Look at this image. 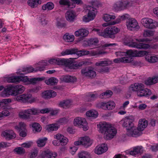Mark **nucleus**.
<instances>
[{
    "label": "nucleus",
    "instance_id": "nucleus-5",
    "mask_svg": "<svg viewBox=\"0 0 158 158\" xmlns=\"http://www.w3.org/2000/svg\"><path fill=\"white\" fill-rule=\"evenodd\" d=\"M39 112V111L37 109L32 108L20 112L19 113V116L20 118L27 119L30 118V115H36L38 114Z\"/></svg>",
    "mask_w": 158,
    "mask_h": 158
},
{
    "label": "nucleus",
    "instance_id": "nucleus-26",
    "mask_svg": "<svg viewBox=\"0 0 158 158\" xmlns=\"http://www.w3.org/2000/svg\"><path fill=\"white\" fill-rule=\"evenodd\" d=\"M89 31L85 29H80L75 32V35L76 36H81L83 37L87 36Z\"/></svg>",
    "mask_w": 158,
    "mask_h": 158
},
{
    "label": "nucleus",
    "instance_id": "nucleus-24",
    "mask_svg": "<svg viewBox=\"0 0 158 158\" xmlns=\"http://www.w3.org/2000/svg\"><path fill=\"white\" fill-rule=\"evenodd\" d=\"M72 103V102L71 100H67L60 102L59 105L60 107L66 109L69 108Z\"/></svg>",
    "mask_w": 158,
    "mask_h": 158
},
{
    "label": "nucleus",
    "instance_id": "nucleus-52",
    "mask_svg": "<svg viewBox=\"0 0 158 158\" xmlns=\"http://www.w3.org/2000/svg\"><path fill=\"white\" fill-rule=\"evenodd\" d=\"M44 79V77H35L29 79V82L32 84H34L37 82L38 81H41Z\"/></svg>",
    "mask_w": 158,
    "mask_h": 158
},
{
    "label": "nucleus",
    "instance_id": "nucleus-47",
    "mask_svg": "<svg viewBox=\"0 0 158 158\" xmlns=\"http://www.w3.org/2000/svg\"><path fill=\"white\" fill-rule=\"evenodd\" d=\"M93 31L96 32V34L99 36H103L105 38V31L103 30L102 29L100 28H94Z\"/></svg>",
    "mask_w": 158,
    "mask_h": 158
},
{
    "label": "nucleus",
    "instance_id": "nucleus-63",
    "mask_svg": "<svg viewBox=\"0 0 158 158\" xmlns=\"http://www.w3.org/2000/svg\"><path fill=\"white\" fill-rule=\"evenodd\" d=\"M68 121L69 120L68 118H67L65 117H63L60 118L58 122L59 123L63 124L67 123Z\"/></svg>",
    "mask_w": 158,
    "mask_h": 158
},
{
    "label": "nucleus",
    "instance_id": "nucleus-36",
    "mask_svg": "<svg viewBox=\"0 0 158 158\" xmlns=\"http://www.w3.org/2000/svg\"><path fill=\"white\" fill-rule=\"evenodd\" d=\"M58 127L56 124H52L48 125L47 127V130L48 132L56 131L57 130Z\"/></svg>",
    "mask_w": 158,
    "mask_h": 158
},
{
    "label": "nucleus",
    "instance_id": "nucleus-50",
    "mask_svg": "<svg viewBox=\"0 0 158 158\" xmlns=\"http://www.w3.org/2000/svg\"><path fill=\"white\" fill-rule=\"evenodd\" d=\"M56 64L58 65H64L66 64L65 59L59 58H56Z\"/></svg>",
    "mask_w": 158,
    "mask_h": 158
},
{
    "label": "nucleus",
    "instance_id": "nucleus-54",
    "mask_svg": "<svg viewBox=\"0 0 158 158\" xmlns=\"http://www.w3.org/2000/svg\"><path fill=\"white\" fill-rule=\"evenodd\" d=\"M106 103L103 102H99L98 103L96 106L98 108H102L105 110L107 109Z\"/></svg>",
    "mask_w": 158,
    "mask_h": 158
},
{
    "label": "nucleus",
    "instance_id": "nucleus-32",
    "mask_svg": "<svg viewBox=\"0 0 158 158\" xmlns=\"http://www.w3.org/2000/svg\"><path fill=\"white\" fill-rule=\"evenodd\" d=\"M54 5L53 3L49 2L44 4L42 6V9L43 10H51L54 8Z\"/></svg>",
    "mask_w": 158,
    "mask_h": 158
},
{
    "label": "nucleus",
    "instance_id": "nucleus-25",
    "mask_svg": "<svg viewBox=\"0 0 158 158\" xmlns=\"http://www.w3.org/2000/svg\"><path fill=\"white\" fill-rule=\"evenodd\" d=\"M145 59L148 62L150 63L158 62V55L153 56L150 54L145 56Z\"/></svg>",
    "mask_w": 158,
    "mask_h": 158
},
{
    "label": "nucleus",
    "instance_id": "nucleus-10",
    "mask_svg": "<svg viewBox=\"0 0 158 158\" xmlns=\"http://www.w3.org/2000/svg\"><path fill=\"white\" fill-rule=\"evenodd\" d=\"M144 88V85L143 84L135 83L131 85L129 88V91L131 93L137 92L140 93Z\"/></svg>",
    "mask_w": 158,
    "mask_h": 158
},
{
    "label": "nucleus",
    "instance_id": "nucleus-12",
    "mask_svg": "<svg viewBox=\"0 0 158 158\" xmlns=\"http://www.w3.org/2000/svg\"><path fill=\"white\" fill-rule=\"evenodd\" d=\"M127 134L129 136L134 137H137L139 136L141 134V132L138 128L134 125L127 130Z\"/></svg>",
    "mask_w": 158,
    "mask_h": 158
},
{
    "label": "nucleus",
    "instance_id": "nucleus-31",
    "mask_svg": "<svg viewBox=\"0 0 158 158\" xmlns=\"http://www.w3.org/2000/svg\"><path fill=\"white\" fill-rule=\"evenodd\" d=\"M152 94L151 90L148 89H144L141 90L139 94H138V95L142 96L148 97Z\"/></svg>",
    "mask_w": 158,
    "mask_h": 158
},
{
    "label": "nucleus",
    "instance_id": "nucleus-62",
    "mask_svg": "<svg viewBox=\"0 0 158 158\" xmlns=\"http://www.w3.org/2000/svg\"><path fill=\"white\" fill-rule=\"evenodd\" d=\"M68 139L64 136L63 139L60 140L59 142L61 145H65L68 143Z\"/></svg>",
    "mask_w": 158,
    "mask_h": 158
},
{
    "label": "nucleus",
    "instance_id": "nucleus-42",
    "mask_svg": "<svg viewBox=\"0 0 158 158\" xmlns=\"http://www.w3.org/2000/svg\"><path fill=\"white\" fill-rule=\"evenodd\" d=\"M98 42V40L97 38H91L87 41V45L89 46L92 45L96 46Z\"/></svg>",
    "mask_w": 158,
    "mask_h": 158
},
{
    "label": "nucleus",
    "instance_id": "nucleus-19",
    "mask_svg": "<svg viewBox=\"0 0 158 158\" xmlns=\"http://www.w3.org/2000/svg\"><path fill=\"white\" fill-rule=\"evenodd\" d=\"M75 17V12L72 10L67 11L65 14V18L66 20L70 22H73Z\"/></svg>",
    "mask_w": 158,
    "mask_h": 158
},
{
    "label": "nucleus",
    "instance_id": "nucleus-1",
    "mask_svg": "<svg viewBox=\"0 0 158 158\" xmlns=\"http://www.w3.org/2000/svg\"><path fill=\"white\" fill-rule=\"evenodd\" d=\"M100 132L103 135V138L106 140L112 139L117 133V130L111 125L105 122H100L97 125Z\"/></svg>",
    "mask_w": 158,
    "mask_h": 158
},
{
    "label": "nucleus",
    "instance_id": "nucleus-45",
    "mask_svg": "<svg viewBox=\"0 0 158 158\" xmlns=\"http://www.w3.org/2000/svg\"><path fill=\"white\" fill-rule=\"evenodd\" d=\"M49 150H45L42 152L37 158H49Z\"/></svg>",
    "mask_w": 158,
    "mask_h": 158
},
{
    "label": "nucleus",
    "instance_id": "nucleus-22",
    "mask_svg": "<svg viewBox=\"0 0 158 158\" xmlns=\"http://www.w3.org/2000/svg\"><path fill=\"white\" fill-rule=\"evenodd\" d=\"M81 139V144L85 147L90 146L92 143V141L88 137H84Z\"/></svg>",
    "mask_w": 158,
    "mask_h": 158
},
{
    "label": "nucleus",
    "instance_id": "nucleus-11",
    "mask_svg": "<svg viewBox=\"0 0 158 158\" xmlns=\"http://www.w3.org/2000/svg\"><path fill=\"white\" fill-rule=\"evenodd\" d=\"M81 73L83 75L93 78L96 75V72L93 69L90 67L82 69Z\"/></svg>",
    "mask_w": 158,
    "mask_h": 158
},
{
    "label": "nucleus",
    "instance_id": "nucleus-51",
    "mask_svg": "<svg viewBox=\"0 0 158 158\" xmlns=\"http://www.w3.org/2000/svg\"><path fill=\"white\" fill-rule=\"evenodd\" d=\"M148 53L147 51H144L135 50V56H142L147 55Z\"/></svg>",
    "mask_w": 158,
    "mask_h": 158
},
{
    "label": "nucleus",
    "instance_id": "nucleus-49",
    "mask_svg": "<svg viewBox=\"0 0 158 158\" xmlns=\"http://www.w3.org/2000/svg\"><path fill=\"white\" fill-rule=\"evenodd\" d=\"M125 53H126L125 56H129V57L131 58V57H135V50H127L125 52Z\"/></svg>",
    "mask_w": 158,
    "mask_h": 158
},
{
    "label": "nucleus",
    "instance_id": "nucleus-46",
    "mask_svg": "<svg viewBox=\"0 0 158 158\" xmlns=\"http://www.w3.org/2000/svg\"><path fill=\"white\" fill-rule=\"evenodd\" d=\"M120 1L123 10L131 5V2L129 0H121Z\"/></svg>",
    "mask_w": 158,
    "mask_h": 158
},
{
    "label": "nucleus",
    "instance_id": "nucleus-28",
    "mask_svg": "<svg viewBox=\"0 0 158 158\" xmlns=\"http://www.w3.org/2000/svg\"><path fill=\"white\" fill-rule=\"evenodd\" d=\"M113 62L112 60L107 59L104 61H101L97 62L96 63L95 65L96 66H104L110 65Z\"/></svg>",
    "mask_w": 158,
    "mask_h": 158
},
{
    "label": "nucleus",
    "instance_id": "nucleus-61",
    "mask_svg": "<svg viewBox=\"0 0 158 158\" xmlns=\"http://www.w3.org/2000/svg\"><path fill=\"white\" fill-rule=\"evenodd\" d=\"M19 82L20 81L25 82L29 81V79L26 76H19Z\"/></svg>",
    "mask_w": 158,
    "mask_h": 158
},
{
    "label": "nucleus",
    "instance_id": "nucleus-15",
    "mask_svg": "<svg viewBox=\"0 0 158 158\" xmlns=\"http://www.w3.org/2000/svg\"><path fill=\"white\" fill-rule=\"evenodd\" d=\"M107 150V145L102 144L100 146H97L95 149L94 152L96 154L100 155L105 152Z\"/></svg>",
    "mask_w": 158,
    "mask_h": 158
},
{
    "label": "nucleus",
    "instance_id": "nucleus-18",
    "mask_svg": "<svg viewBox=\"0 0 158 158\" xmlns=\"http://www.w3.org/2000/svg\"><path fill=\"white\" fill-rule=\"evenodd\" d=\"M78 49L77 48H71L66 49L62 52L61 54L62 56L77 54L78 55Z\"/></svg>",
    "mask_w": 158,
    "mask_h": 158
},
{
    "label": "nucleus",
    "instance_id": "nucleus-53",
    "mask_svg": "<svg viewBox=\"0 0 158 158\" xmlns=\"http://www.w3.org/2000/svg\"><path fill=\"white\" fill-rule=\"evenodd\" d=\"M106 106L108 110H111L114 109L115 106V104L113 101H110L106 103Z\"/></svg>",
    "mask_w": 158,
    "mask_h": 158
},
{
    "label": "nucleus",
    "instance_id": "nucleus-60",
    "mask_svg": "<svg viewBox=\"0 0 158 158\" xmlns=\"http://www.w3.org/2000/svg\"><path fill=\"white\" fill-rule=\"evenodd\" d=\"M59 4L61 5H67L69 7L70 6V3L69 0H60Z\"/></svg>",
    "mask_w": 158,
    "mask_h": 158
},
{
    "label": "nucleus",
    "instance_id": "nucleus-33",
    "mask_svg": "<svg viewBox=\"0 0 158 158\" xmlns=\"http://www.w3.org/2000/svg\"><path fill=\"white\" fill-rule=\"evenodd\" d=\"M19 76H13L9 77L7 79L9 83H18L19 82Z\"/></svg>",
    "mask_w": 158,
    "mask_h": 158
},
{
    "label": "nucleus",
    "instance_id": "nucleus-34",
    "mask_svg": "<svg viewBox=\"0 0 158 158\" xmlns=\"http://www.w3.org/2000/svg\"><path fill=\"white\" fill-rule=\"evenodd\" d=\"M87 116L95 118L98 116V112L94 110H91L87 111L86 113Z\"/></svg>",
    "mask_w": 158,
    "mask_h": 158
},
{
    "label": "nucleus",
    "instance_id": "nucleus-44",
    "mask_svg": "<svg viewBox=\"0 0 158 158\" xmlns=\"http://www.w3.org/2000/svg\"><path fill=\"white\" fill-rule=\"evenodd\" d=\"M79 158H90V154L87 152L82 151L78 154Z\"/></svg>",
    "mask_w": 158,
    "mask_h": 158
},
{
    "label": "nucleus",
    "instance_id": "nucleus-55",
    "mask_svg": "<svg viewBox=\"0 0 158 158\" xmlns=\"http://www.w3.org/2000/svg\"><path fill=\"white\" fill-rule=\"evenodd\" d=\"M154 35V32L152 31L149 30H145L143 34V36L144 37H151Z\"/></svg>",
    "mask_w": 158,
    "mask_h": 158
},
{
    "label": "nucleus",
    "instance_id": "nucleus-6",
    "mask_svg": "<svg viewBox=\"0 0 158 158\" xmlns=\"http://www.w3.org/2000/svg\"><path fill=\"white\" fill-rule=\"evenodd\" d=\"M105 38L114 39L115 34L119 31V30L115 26L109 27L104 29Z\"/></svg>",
    "mask_w": 158,
    "mask_h": 158
},
{
    "label": "nucleus",
    "instance_id": "nucleus-3",
    "mask_svg": "<svg viewBox=\"0 0 158 158\" xmlns=\"http://www.w3.org/2000/svg\"><path fill=\"white\" fill-rule=\"evenodd\" d=\"M152 40L148 39H141L139 40L130 38L129 41L126 42L129 46L138 49H146L149 48V44H144L141 42L151 41Z\"/></svg>",
    "mask_w": 158,
    "mask_h": 158
},
{
    "label": "nucleus",
    "instance_id": "nucleus-17",
    "mask_svg": "<svg viewBox=\"0 0 158 158\" xmlns=\"http://www.w3.org/2000/svg\"><path fill=\"white\" fill-rule=\"evenodd\" d=\"M56 95V93L52 90H46L43 92L42 96L44 98H53Z\"/></svg>",
    "mask_w": 158,
    "mask_h": 158
},
{
    "label": "nucleus",
    "instance_id": "nucleus-8",
    "mask_svg": "<svg viewBox=\"0 0 158 158\" xmlns=\"http://www.w3.org/2000/svg\"><path fill=\"white\" fill-rule=\"evenodd\" d=\"M134 121V117L132 116H130L123 118L119 123L123 127H126L127 130L134 125L133 123Z\"/></svg>",
    "mask_w": 158,
    "mask_h": 158
},
{
    "label": "nucleus",
    "instance_id": "nucleus-37",
    "mask_svg": "<svg viewBox=\"0 0 158 158\" xmlns=\"http://www.w3.org/2000/svg\"><path fill=\"white\" fill-rule=\"evenodd\" d=\"M33 131L35 132H40L42 130V128L40 124L36 123H34L31 124Z\"/></svg>",
    "mask_w": 158,
    "mask_h": 158
},
{
    "label": "nucleus",
    "instance_id": "nucleus-30",
    "mask_svg": "<svg viewBox=\"0 0 158 158\" xmlns=\"http://www.w3.org/2000/svg\"><path fill=\"white\" fill-rule=\"evenodd\" d=\"M48 139L46 137L39 138L36 141L37 146L39 147H42L44 146L47 143Z\"/></svg>",
    "mask_w": 158,
    "mask_h": 158
},
{
    "label": "nucleus",
    "instance_id": "nucleus-16",
    "mask_svg": "<svg viewBox=\"0 0 158 158\" xmlns=\"http://www.w3.org/2000/svg\"><path fill=\"white\" fill-rule=\"evenodd\" d=\"M2 135L8 140L13 139L16 137V135L12 130H6L2 133Z\"/></svg>",
    "mask_w": 158,
    "mask_h": 158
},
{
    "label": "nucleus",
    "instance_id": "nucleus-39",
    "mask_svg": "<svg viewBox=\"0 0 158 158\" xmlns=\"http://www.w3.org/2000/svg\"><path fill=\"white\" fill-rule=\"evenodd\" d=\"M63 39L66 41L70 42L74 40V36L73 35H69L68 33H66L64 36Z\"/></svg>",
    "mask_w": 158,
    "mask_h": 158
},
{
    "label": "nucleus",
    "instance_id": "nucleus-4",
    "mask_svg": "<svg viewBox=\"0 0 158 158\" xmlns=\"http://www.w3.org/2000/svg\"><path fill=\"white\" fill-rule=\"evenodd\" d=\"M25 89V87L20 85L9 86L2 92V95L3 96H6L9 95L11 93L12 95H16L18 94L23 92Z\"/></svg>",
    "mask_w": 158,
    "mask_h": 158
},
{
    "label": "nucleus",
    "instance_id": "nucleus-56",
    "mask_svg": "<svg viewBox=\"0 0 158 158\" xmlns=\"http://www.w3.org/2000/svg\"><path fill=\"white\" fill-rule=\"evenodd\" d=\"M14 150L17 154L19 155L24 154L25 152V149L22 147L16 148L14 149Z\"/></svg>",
    "mask_w": 158,
    "mask_h": 158
},
{
    "label": "nucleus",
    "instance_id": "nucleus-13",
    "mask_svg": "<svg viewBox=\"0 0 158 158\" xmlns=\"http://www.w3.org/2000/svg\"><path fill=\"white\" fill-rule=\"evenodd\" d=\"M73 123L75 126H78L80 127H83L84 126H86L87 124V123L85 118L79 117L74 119Z\"/></svg>",
    "mask_w": 158,
    "mask_h": 158
},
{
    "label": "nucleus",
    "instance_id": "nucleus-29",
    "mask_svg": "<svg viewBox=\"0 0 158 158\" xmlns=\"http://www.w3.org/2000/svg\"><path fill=\"white\" fill-rule=\"evenodd\" d=\"M41 3L40 0H29L27 1L28 5L32 8L37 7L39 4H40Z\"/></svg>",
    "mask_w": 158,
    "mask_h": 158
},
{
    "label": "nucleus",
    "instance_id": "nucleus-40",
    "mask_svg": "<svg viewBox=\"0 0 158 158\" xmlns=\"http://www.w3.org/2000/svg\"><path fill=\"white\" fill-rule=\"evenodd\" d=\"M99 95L97 93L95 92L94 93L90 94L87 97V99L88 101L91 100H94L99 97Z\"/></svg>",
    "mask_w": 158,
    "mask_h": 158
},
{
    "label": "nucleus",
    "instance_id": "nucleus-38",
    "mask_svg": "<svg viewBox=\"0 0 158 158\" xmlns=\"http://www.w3.org/2000/svg\"><path fill=\"white\" fill-rule=\"evenodd\" d=\"M113 94L112 92L110 90H107L99 94V98H103L110 97Z\"/></svg>",
    "mask_w": 158,
    "mask_h": 158
},
{
    "label": "nucleus",
    "instance_id": "nucleus-64",
    "mask_svg": "<svg viewBox=\"0 0 158 158\" xmlns=\"http://www.w3.org/2000/svg\"><path fill=\"white\" fill-rule=\"evenodd\" d=\"M137 154H141L143 152V150L142 148L140 147H137L134 148Z\"/></svg>",
    "mask_w": 158,
    "mask_h": 158
},
{
    "label": "nucleus",
    "instance_id": "nucleus-41",
    "mask_svg": "<svg viewBox=\"0 0 158 158\" xmlns=\"http://www.w3.org/2000/svg\"><path fill=\"white\" fill-rule=\"evenodd\" d=\"M113 9L115 11L123 10L120 1H118L114 3L113 6Z\"/></svg>",
    "mask_w": 158,
    "mask_h": 158
},
{
    "label": "nucleus",
    "instance_id": "nucleus-21",
    "mask_svg": "<svg viewBox=\"0 0 158 158\" xmlns=\"http://www.w3.org/2000/svg\"><path fill=\"white\" fill-rule=\"evenodd\" d=\"M61 79L66 82H74L77 81V78L75 77L67 75L61 76Z\"/></svg>",
    "mask_w": 158,
    "mask_h": 158
},
{
    "label": "nucleus",
    "instance_id": "nucleus-48",
    "mask_svg": "<svg viewBox=\"0 0 158 158\" xmlns=\"http://www.w3.org/2000/svg\"><path fill=\"white\" fill-rule=\"evenodd\" d=\"M115 17L114 15H110L108 14H105L103 15V19L106 22L110 21L111 19H114Z\"/></svg>",
    "mask_w": 158,
    "mask_h": 158
},
{
    "label": "nucleus",
    "instance_id": "nucleus-43",
    "mask_svg": "<svg viewBox=\"0 0 158 158\" xmlns=\"http://www.w3.org/2000/svg\"><path fill=\"white\" fill-rule=\"evenodd\" d=\"M11 102L10 99H3L0 101V107L3 108Z\"/></svg>",
    "mask_w": 158,
    "mask_h": 158
},
{
    "label": "nucleus",
    "instance_id": "nucleus-9",
    "mask_svg": "<svg viewBox=\"0 0 158 158\" xmlns=\"http://www.w3.org/2000/svg\"><path fill=\"white\" fill-rule=\"evenodd\" d=\"M126 25L127 29L131 31L138 30L139 28L137 22L133 18L128 19L126 22Z\"/></svg>",
    "mask_w": 158,
    "mask_h": 158
},
{
    "label": "nucleus",
    "instance_id": "nucleus-59",
    "mask_svg": "<svg viewBox=\"0 0 158 158\" xmlns=\"http://www.w3.org/2000/svg\"><path fill=\"white\" fill-rule=\"evenodd\" d=\"M78 56H81L83 55H87L90 53V51L87 50H78Z\"/></svg>",
    "mask_w": 158,
    "mask_h": 158
},
{
    "label": "nucleus",
    "instance_id": "nucleus-35",
    "mask_svg": "<svg viewBox=\"0 0 158 158\" xmlns=\"http://www.w3.org/2000/svg\"><path fill=\"white\" fill-rule=\"evenodd\" d=\"M58 81V80L56 78L51 77L45 81V82L48 85H52L56 84Z\"/></svg>",
    "mask_w": 158,
    "mask_h": 158
},
{
    "label": "nucleus",
    "instance_id": "nucleus-57",
    "mask_svg": "<svg viewBox=\"0 0 158 158\" xmlns=\"http://www.w3.org/2000/svg\"><path fill=\"white\" fill-rule=\"evenodd\" d=\"M26 125L24 123L22 122H20L19 123V126H16L15 128L16 129H20L21 130H26Z\"/></svg>",
    "mask_w": 158,
    "mask_h": 158
},
{
    "label": "nucleus",
    "instance_id": "nucleus-2",
    "mask_svg": "<svg viewBox=\"0 0 158 158\" xmlns=\"http://www.w3.org/2000/svg\"><path fill=\"white\" fill-rule=\"evenodd\" d=\"M100 4L97 1L92 2V6H87L86 12H88V15L83 17V21L85 22H88L94 19L97 12V10L95 7H98Z\"/></svg>",
    "mask_w": 158,
    "mask_h": 158
},
{
    "label": "nucleus",
    "instance_id": "nucleus-20",
    "mask_svg": "<svg viewBox=\"0 0 158 158\" xmlns=\"http://www.w3.org/2000/svg\"><path fill=\"white\" fill-rule=\"evenodd\" d=\"M48 62L46 60H44L39 62L37 65L35 71H42L44 70L45 66L48 65Z\"/></svg>",
    "mask_w": 158,
    "mask_h": 158
},
{
    "label": "nucleus",
    "instance_id": "nucleus-14",
    "mask_svg": "<svg viewBox=\"0 0 158 158\" xmlns=\"http://www.w3.org/2000/svg\"><path fill=\"white\" fill-rule=\"evenodd\" d=\"M31 97L30 94H23L15 96L14 99L15 101H17L21 102H27L28 100Z\"/></svg>",
    "mask_w": 158,
    "mask_h": 158
},
{
    "label": "nucleus",
    "instance_id": "nucleus-58",
    "mask_svg": "<svg viewBox=\"0 0 158 158\" xmlns=\"http://www.w3.org/2000/svg\"><path fill=\"white\" fill-rule=\"evenodd\" d=\"M92 53L93 55L95 56L97 55H100L105 54L106 52L100 50V48H99L97 51H92L90 52V53Z\"/></svg>",
    "mask_w": 158,
    "mask_h": 158
},
{
    "label": "nucleus",
    "instance_id": "nucleus-23",
    "mask_svg": "<svg viewBox=\"0 0 158 158\" xmlns=\"http://www.w3.org/2000/svg\"><path fill=\"white\" fill-rule=\"evenodd\" d=\"M132 59L130 57H123L115 59L113 61L115 63H129L131 62Z\"/></svg>",
    "mask_w": 158,
    "mask_h": 158
},
{
    "label": "nucleus",
    "instance_id": "nucleus-27",
    "mask_svg": "<svg viewBox=\"0 0 158 158\" xmlns=\"http://www.w3.org/2000/svg\"><path fill=\"white\" fill-rule=\"evenodd\" d=\"M148 125V121L145 119H140L139 122L138 127V129L140 131H143Z\"/></svg>",
    "mask_w": 158,
    "mask_h": 158
},
{
    "label": "nucleus",
    "instance_id": "nucleus-7",
    "mask_svg": "<svg viewBox=\"0 0 158 158\" xmlns=\"http://www.w3.org/2000/svg\"><path fill=\"white\" fill-rule=\"evenodd\" d=\"M141 22L146 28L152 29L155 28L158 26V23L151 18H144L142 19Z\"/></svg>",
    "mask_w": 158,
    "mask_h": 158
}]
</instances>
